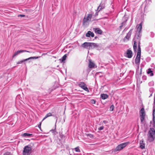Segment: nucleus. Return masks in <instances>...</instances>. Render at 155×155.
<instances>
[{"label": "nucleus", "mask_w": 155, "mask_h": 155, "mask_svg": "<svg viewBox=\"0 0 155 155\" xmlns=\"http://www.w3.org/2000/svg\"><path fill=\"white\" fill-rule=\"evenodd\" d=\"M137 34L135 35L134 39V44L133 46V48L134 51L135 52L136 51L137 49V42L140 43L141 39V35L140 33L136 32Z\"/></svg>", "instance_id": "obj_1"}, {"label": "nucleus", "mask_w": 155, "mask_h": 155, "mask_svg": "<svg viewBox=\"0 0 155 155\" xmlns=\"http://www.w3.org/2000/svg\"><path fill=\"white\" fill-rule=\"evenodd\" d=\"M148 140L150 142L153 141L155 139V130L153 128H151L147 134Z\"/></svg>", "instance_id": "obj_2"}, {"label": "nucleus", "mask_w": 155, "mask_h": 155, "mask_svg": "<svg viewBox=\"0 0 155 155\" xmlns=\"http://www.w3.org/2000/svg\"><path fill=\"white\" fill-rule=\"evenodd\" d=\"M129 143V142H126L120 144L116 147L114 151L117 152L125 148Z\"/></svg>", "instance_id": "obj_3"}, {"label": "nucleus", "mask_w": 155, "mask_h": 155, "mask_svg": "<svg viewBox=\"0 0 155 155\" xmlns=\"http://www.w3.org/2000/svg\"><path fill=\"white\" fill-rule=\"evenodd\" d=\"M31 148L28 146H25L24 148L23 155H30L31 153Z\"/></svg>", "instance_id": "obj_4"}, {"label": "nucleus", "mask_w": 155, "mask_h": 155, "mask_svg": "<svg viewBox=\"0 0 155 155\" xmlns=\"http://www.w3.org/2000/svg\"><path fill=\"white\" fill-rule=\"evenodd\" d=\"M140 114L141 122H142L144 119L146 115L144 108H142L141 109L140 111Z\"/></svg>", "instance_id": "obj_5"}, {"label": "nucleus", "mask_w": 155, "mask_h": 155, "mask_svg": "<svg viewBox=\"0 0 155 155\" xmlns=\"http://www.w3.org/2000/svg\"><path fill=\"white\" fill-rule=\"evenodd\" d=\"M92 17V15L91 14H89L86 17H84L83 18L82 21V24L83 25H86V23L88 21H91Z\"/></svg>", "instance_id": "obj_6"}, {"label": "nucleus", "mask_w": 155, "mask_h": 155, "mask_svg": "<svg viewBox=\"0 0 155 155\" xmlns=\"http://www.w3.org/2000/svg\"><path fill=\"white\" fill-rule=\"evenodd\" d=\"M79 87L87 91H89L88 88L87 87L86 84L84 82H80L78 83Z\"/></svg>", "instance_id": "obj_7"}, {"label": "nucleus", "mask_w": 155, "mask_h": 155, "mask_svg": "<svg viewBox=\"0 0 155 155\" xmlns=\"http://www.w3.org/2000/svg\"><path fill=\"white\" fill-rule=\"evenodd\" d=\"M38 58H39V57H30L28 58H27L26 59H24L23 60H21V61H18L17 63V64H21V63H22L23 62L29 60L30 59H38Z\"/></svg>", "instance_id": "obj_8"}, {"label": "nucleus", "mask_w": 155, "mask_h": 155, "mask_svg": "<svg viewBox=\"0 0 155 155\" xmlns=\"http://www.w3.org/2000/svg\"><path fill=\"white\" fill-rule=\"evenodd\" d=\"M133 29H130L129 32L127 34L126 36L124 38V41H125L127 40V41L129 40V39L130 38L132 33V32Z\"/></svg>", "instance_id": "obj_9"}, {"label": "nucleus", "mask_w": 155, "mask_h": 155, "mask_svg": "<svg viewBox=\"0 0 155 155\" xmlns=\"http://www.w3.org/2000/svg\"><path fill=\"white\" fill-rule=\"evenodd\" d=\"M88 67L90 68H96L97 66L95 64L91 61V60H89V61Z\"/></svg>", "instance_id": "obj_10"}, {"label": "nucleus", "mask_w": 155, "mask_h": 155, "mask_svg": "<svg viewBox=\"0 0 155 155\" xmlns=\"http://www.w3.org/2000/svg\"><path fill=\"white\" fill-rule=\"evenodd\" d=\"M25 52H30L29 51H26L25 50H18L17 51L15 52L14 53V55L13 56V57H15V56H16V55H18V54H20L21 53Z\"/></svg>", "instance_id": "obj_11"}, {"label": "nucleus", "mask_w": 155, "mask_h": 155, "mask_svg": "<svg viewBox=\"0 0 155 155\" xmlns=\"http://www.w3.org/2000/svg\"><path fill=\"white\" fill-rule=\"evenodd\" d=\"M91 45V43L86 42L83 43L81 45V46L83 48H87L89 47V49H90Z\"/></svg>", "instance_id": "obj_12"}, {"label": "nucleus", "mask_w": 155, "mask_h": 155, "mask_svg": "<svg viewBox=\"0 0 155 155\" xmlns=\"http://www.w3.org/2000/svg\"><path fill=\"white\" fill-rule=\"evenodd\" d=\"M140 55L137 54L136 57L135 59V63L136 64L138 65L140 64Z\"/></svg>", "instance_id": "obj_13"}, {"label": "nucleus", "mask_w": 155, "mask_h": 155, "mask_svg": "<svg viewBox=\"0 0 155 155\" xmlns=\"http://www.w3.org/2000/svg\"><path fill=\"white\" fill-rule=\"evenodd\" d=\"M132 52L129 49H128L127 51L126 56L129 58H131L132 57Z\"/></svg>", "instance_id": "obj_14"}, {"label": "nucleus", "mask_w": 155, "mask_h": 155, "mask_svg": "<svg viewBox=\"0 0 155 155\" xmlns=\"http://www.w3.org/2000/svg\"><path fill=\"white\" fill-rule=\"evenodd\" d=\"M142 23L140 24L139 25H137V31L136 32L138 33H141V32L142 29Z\"/></svg>", "instance_id": "obj_15"}, {"label": "nucleus", "mask_w": 155, "mask_h": 155, "mask_svg": "<svg viewBox=\"0 0 155 155\" xmlns=\"http://www.w3.org/2000/svg\"><path fill=\"white\" fill-rule=\"evenodd\" d=\"M104 8L105 4L101 2L97 8V10L98 11V12L100 11L101 9Z\"/></svg>", "instance_id": "obj_16"}, {"label": "nucleus", "mask_w": 155, "mask_h": 155, "mask_svg": "<svg viewBox=\"0 0 155 155\" xmlns=\"http://www.w3.org/2000/svg\"><path fill=\"white\" fill-rule=\"evenodd\" d=\"M93 29L96 33L101 35L102 33V31L98 28H94Z\"/></svg>", "instance_id": "obj_17"}, {"label": "nucleus", "mask_w": 155, "mask_h": 155, "mask_svg": "<svg viewBox=\"0 0 155 155\" xmlns=\"http://www.w3.org/2000/svg\"><path fill=\"white\" fill-rule=\"evenodd\" d=\"M140 147L142 149L145 148V144L143 143V140H141L140 141Z\"/></svg>", "instance_id": "obj_18"}, {"label": "nucleus", "mask_w": 155, "mask_h": 155, "mask_svg": "<svg viewBox=\"0 0 155 155\" xmlns=\"http://www.w3.org/2000/svg\"><path fill=\"white\" fill-rule=\"evenodd\" d=\"M86 36L87 37H90L91 36L92 37H93L94 36V34L93 32L89 31L86 33Z\"/></svg>", "instance_id": "obj_19"}, {"label": "nucleus", "mask_w": 155, "mask_h": 155, "mask_svg": "<svg viewBox=\"0 0 155 155\" xmlns=\"http://www.w3.org/2000/svg\"><path fill=\"white\" fill-rule=\"evenodd\" d=\"M101 97L102 99L105 100L108 98V95L107 94H101Z\"/></svg>", "instance_id": "obj_20"}, {"label": "nucleus", "mask_w": 155, "mask_h": 155, "mask_svg": "<svg viewBox=\"0 0 155 155\" xmlns=\"http://www.w3.org/2000/svg\"><path fill=\"white\" fill-rule=\"evenodd\" d=\"M152 114L153 115V122L155 121V105H153Z\"/></svg>", "instance_id": "obj_21"}, {"label": "nucleus", "mask_w": 155, "mask_h": 155, "mask_svg": "<svg viewBox=\"0 0 155 155\" xmlns=\"http://www.w3.org/2000/svg\"><path fill=\"white\" fill-rule=\"evenodd\" d=\"M91 45L90 49H93L95 47H97L98 46L97 44L94 43H91Z\"/></svg>", "instance_id": "obj_22"}, {"label": "nucleus", "mask_w": 155, "mask_h": 155, "mask_svg": "<svg viewBox=\"0 0 155 155\" xmlns=\"http://www.w3.org/2000/svg\"><path fill=\"white\" fill-rule=\"evenodd\" d=\"M147 73L148 74H150V76H152L153 75V71L151 70V69L150 68H149L148 69L147 71Z\"/></svg>", "instance_id": "obj_23"}, {"label": "nucleus", "mask_w": 155, "mask_h": 155, "mask_svg": "<svg viewBox=\"0 0 155 155\" xmlns=\"http://www.w3.org/2000/svg\"><path fill=\"white\" fill-rule=\"evenodd\" d=\"M140 44L138 43V51L137 53V54L141 55V48L140 46Z\"/></svg>", "instance_id": "obj_24"}, {"label": "nucleus", "mask_w": 155, "mask_h": 155, "mask_svg": "<svg viewBox=\"0 0 155 155\" xmlns=\"http://www.w3.org/2000/svg\"><path fill=\"white\" fill-rule=\"evenodd\" d=\"M123 21L121 23H122L123 25H125L128 19V18L124 16L123 17Z\"/></svg>", "instance_id": "obj_25"}, {"label": "nucleus", "mask_w": 155, "mask_h": 155, "mask_svg": "<svg viewBox=\"0 0 155 155\" xmlns=\"http://www.w3.org/2000/svg\"><path fill=\"white\" fill-rule=\"evenodd\" d=\"M67 57V54H66L64 55L62 58H61V62H64V61L66 60Z\"/></svg>", "instance_id": "obj_26"}, {"label": "nucleus", "mask_w": 155, "mask_h": 155, "mask_svg": "<svg viewBox=\"0 0 155 155\" xmlns=\"http://www.w3.org/2000/svg\"><path fill=\"white\" fill-rule=\"evenodd\" d=\"M32 135V134L27 133H25L22 134L23 136H30Z\"/></svg>", "instance_id": "obj_27"}, {"label": "nucleus", "mask_w": 155, "mask_h": 155, "mask_svg": "<svg viewBox=\"0 0 155 155\" xmlns=\"http://www.w3.org/2000/svg\"><path fill=\"white\" fill-rule=\"evenodd\" d=\"M85 135L89 137L90 138H93L94 137L93 135L90 134H86Z\"/></svg>", "instance_id": "obj_28"}, {"label": "nucleus", "mask_w": 155, "mask_h": 155, "mask_svg": "<svg viewBox=\"0 0 155 155\" xmlns=\"http://www.w3.org/2000/svg\"><path fill=\"white\" fill-rule=\"evenodd\" d=\"M75 151L77 152H80V150L79 148L78 147H77L74 149Z\"/></svg>", "instance_id": "obj_29"}, {"label": "nucleus", "mask_w": 155, "mask_h": 155, "mask_svg": "<svg viewBox=\"0 0 155 155\" xmlns=\"http://www.w3.org/2000/svg\"><path fill=\"white\" fill-rule=\"evenodd\" d=\"M114 108V106L113 105H112L110 107V111H112L113 110Z\"/></svg>", "instance_id": "obj_30"}, {"label": "nucleus", "mask_w": 155, "mask_h": 155, "mask_svg": "<svg viewBox=\"0 0 155 155\" xmlns=\"http://www.w3.org/2000/svg\"><path fill=\"white\" fill-rule=\"evenodd\" d=\"M96 102V101L94 99H92L91 100V102L92 104H95Z\"/></svg>", "instance_id": "obj_31"}, {"label": "nucleus", "mask_w": 155, "mask_h": 155, "mask_svg": "<svg viewBox=\"0 0 155 155\" xmlns=\"http://www.w3.org/2000/svg\"><path fill=\"white\" fill-rule=\"evenodd\" d=\"M59 135H60V137H61V139H62L64 137V135L62 134L60 132L59 133Z\"/></svg>", "instance_id": "obj_32"}, {"label": "nucleus", "mask_w": 155, "mask_h": 155, "mask_svg": "<svg viewBox=\"0 0 155 155\" xmlns=\"http://www.w3.org/2000/svg\"><path fill=\"white\" fill-rule=\"evenodd\" d=\"M104 126H101L98 128V130H103L104 129Z\"/></svg>", "instance_id": "obj_33"}, {"label": "nucleus", "mask_w": 155, "mask_h": 155, "mask_svg": "<svg viewBox=\"0 0 155 155\" xmlns=\"http://www.w3.org/2000/svg\"><path fill=\"white\" fill-rule=\"evenodd\" d=\"M4 155H11V154L9 152H7L5 153L4 154Z\"/></svg>", "instance_id": "obj_34"}, {"label": "nucleus", "mask_w": 155, "mask_h": 155, "mask_svg": "<svg viewBox=\"0 0 155 155\" xmlns=\"http://www.w3.org/2000/svg\"><path fill=\"white\" fill-rule=\"evenodd\" d=\"M25 16V15H18V17H23Z\"/></svg>", "instance_id": "obj_35"}, {"label": "nucleus", "mask_w": 155, "mask_h": 155, "mask_svg": "<svg viewBox=\"0 0 155 155\" xmlns=\"http://www.w3.org/2000/svg\"><path fill=\"white\" fill-rule=\"evenodd\" d=\"M47 115H48V117L51 116L52 115L51 114V113H48L47 114Z\"/></svg>", "instance_id": "obj_36"}, {"label": "nucleus", "mask_w": 155, "mask_h": 155, "mask_svg": "<svg viewBox=\"0 0 155 155\" xmlns=\"http://www.w3.org/2000/svg\"><path fill=\"white\" fill-rule=\"evenodd\" d=\"M48 117V116L47 115V114H46V115H45V117L43 118L42 120H45V119H46Z\"/></svg>", "instance_id": "obj_37"}, {"label": "nucleus", "mask_w": 155, "mask_h": 155, "mask_svg": "<svg viewBox=\"0 0 155 155\" xmlns=\"http://www.w3.org/2000/svg\"><path fill=\"white\" fill-rule=\"evenodd\" d=\"M124 25L123 24H122V23H121V25L119 27V28L121 30L122 29V27Z\"/></svg>", "instance_id": "obj_38"}, {"label": "nucleus", "mask_w": 155, "mask_h": 155, "mask_svg": "<svg viewBox=\"0 0 155 155\" xmlns=\"http://www.w3.org/2000/svg\"><path fill=\"white\" fill-rule=\"evenodd\" d=\"M142 78L144 80H146L147 79V77L146 76H143L142 77Z\"/></svg>", "instance_id": "obj_39"}, {"label": "nucleus", "mask_w": 155, "mask_h": 155, "mask_svg": "<svg viewBox=\"0 0 155 155\" xmlns=\"http://www.w3.org/2000/svg\"><path fill=\"white\" fill-rule=\"evenodd\" d=\"M51 131L52 133H54V132H56V129H55L53 130H51Z\"/></svg>", "instance_id": "obj_40"}, {"label": "nucleus", "mask_w": 155, "mask_h": 155, "mask_svg": "<svg viewBox=\"0 0 155 155\" xmlns=\"http://www.w3.org/2000/svg\"><path fill=\"white\" fill-rule=\"evenodd\" d=\"M41 123H40V124L38 125V127L40 129L41 127Z\"/></svg>", "instance_id": "obj_41"}, {"label": "nucleus", "mask_w": 155, "mask_h": 155, "mask_svg": "<svg viewBox=\"0 0 155 155\" xmlns=\"http://www.w3.org/2000/svg\"><path fill=\"white\" fill-rule=\"evenodd\" d=\"M103 122L104 123L106 124L108 123V122L106 120H104L103 121Z\"/></svg>", "instance_id": "obj_42"}, {"label": "nucleus", "mask_w": 155, "mask_h": 155, "mask_svg": "<svg viewBox=\"0 0 155 155\" xmlns=\"http://www.w3.org/2000/svg\"><path fill=\"white\" fill-rule=\"evenodd\" d=\"M141 74H142V69H141L140 73V75H141Z\"/></svg>", "instance_id": "obj_43"}, {"label": "nucleus", "mask_w": 155, "mask_h": 155, "mask_svg": "<svg viewBox=\"0 0 155 155\" xmlns=\"http://www.w3.org/2000/svg\"><path fill=\"white\" fill-rule=\"evenodd\" d=\"M55 118L56 119V121H57V119H58V118L57 117H55Z\"/></svg>", "instance_id": "obj_44"}, {"label": "nucleus", "mask_w": 155, "mask_h": 155, "mask_svg": "<svg viewBox=\"0 0 155 155\" xmlns=\"http://www.w3.org/2000/svg\"><path fill=\"white\" fill-rule=\"evenodd\" d=\"M96 15H98V12H96Z\"/></svg>", "instance_id": "obj_45"}, {"label": "nucleus", "mask_w": 155, "mask_h": 155, "mask_svg": "<svg viewBox=\"0 0 155 155\" xmlns=\"http://www.w3.org/2000/svg\"><path fill=\"white\" fill-rule=\"evenodd\" d=\"M152 94H151L150 95V96H149V97H150V96H152Z\"/></svg>", "instance_id": "obj_46"}, {"label": "nucleus", "mask_w": 155, "mask_h": 155, "mask_svg": "<svg viewBox=\"0 0 155 155\" xmlns=\"http://www.w3.org/2000/svg\"><path fill=\"white\" fill-rule=\"evenodd\" d=\"M126 28L124 30V31H125V30H126Z\"/></svg>", "instance_id": "obj_47"}, {"label": "nucleus", "mask_w": 155, "mask_h": 155, "mask_svg": "<svg viewBox=\"0 0 155 155\" xmlns=\"http://www.w3.org/2000/svg\"><path fill=\"white\" fill-rule=\"evenodd\" d=\"M126 28L124 30V31H125V30H126Z\"/></svg>", "instance_id": "obj_48"}, {"label": "nucleus", "mask_w": 155, "mask_h": 155, "mask_svg": "<svg viewBox=\"0 0 155 155\" xmlns=\"http://www.w3.org/2000/svg\"><path fill=\"white\" fill-rule=\"evenodd\" d=\"M152 83H153V84H154L153 82H152Z\"/></svg>", "instance_id": "obj_49"}]
</instances>
